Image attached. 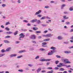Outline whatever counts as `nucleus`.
Segmentation results:
<instances>
[{"label": "nucleus", "instance_id": "nucleus-1", "mask_svg": "<svg viewBox=\"0 0 73 73\" xmlns=\"http://www.w3.org/2000/svg\"><path fill=\"white\" fill-rule=\"evenodd\" d=\"M62 60L64 61L65 64H70V62L68 61V60L66 59H62Z\"/></svg>", "mask_w": 73, "mask_h": 73}, {"label": "nucleus", "instance_id": "nucleus-2", "mask_svg": "<svg viewBox=\"0 0 73 73\" xmlns=\"http://www.w3.org/2000/svg\"><path fill=\"white\" fill-rule=\"evenodd\" d=\"M55 52V51L54 50H52L50 52H49L48 54V55H52L53 54V53Z\"/></svg>", "mask_w": 73, "mask_h": 73}, {"label": "nucleus", "instance_id": "nucleus-3", "mask_svg": "<svg viewBox=\"0 0 73 73\" xmlns=\"http://www.w3.org/2000/svg\"><path fill=\"white\" fill-rule=\"evenodd\" d=\"M64 66V65L63 64V63H60L59 64L57 65V67L58 68H61V66Z\"/></svg>", "mask_w": 73, "mask_h": 73}, {"label": "nucleus", "instance_id": "nucleus-4", "mask_svg": "<svg viewBox=\"0 0 73 73\" xmlns=\"http://www.w3.org/2000/svg\"><path fill=\"white\" fill-rule=\"evenodd\" d=\"M19 36L21 38H24L25 37V35L23 33H21L19 35Z\"/></svg>", "mask_w": 73, "mask_h": 73}, {"label": "nucleus", "instance_id": "nucleus-5", "mask_svg": "<svg viewBox=\"0 0 73 73\" xmlns=\"http://www.w3.org/2000/svg\"><path fill=\"white\" fill-rule=\"evenodd\" d=\"M31 38L32 39H35L36 38V36L34 35H31Z\"/></svg>", "mask_w": 73, "mask_h": 73}, {"label": "nucleus", "instance_id": "nucleus-6", "mask_svg": "<svg viewBox=\"0 0 73 73\" xmlns=\"http://www.w3.org/2000/svg\"><path fill=\"white\" fill-rule=\"evenodd\" d=\"M52 35L50 34H48L46 35V37L48 38V37H52Z\"/></svg>", "mask_w": 73, "mask_h": 73}, {"label": "nucleus", "instance_id": "nucleus-7", "mask_svg": "<svg viewBox=\"0 0 73 73\" xmlns=\"http://www.w3.org/2000/svg\"><path fill=\"white\" fill-rule=\"evenodd\" d=\"M41 12V10H39V11L37 12H36L35 14V15H38V14H40V13Z\"/></svg>", "mask_w": 73, "mask_h": 73}, {"label": "nucleus", "instance_id": "nucleus-8", "mask_svg": "<svg viewBox=\"0 0 73 73\" xmlns=\"http://www.w3.org/2000/svg\"><path fill=\"white\" fill-rule=\"evenodd\" d=\"M16 54H12L10 55V57H16L17 56Z\"/></svg>", "mask_w": 73, "mask_h": 73}, {"label": "nucleus", "instance_id": "nucleus-9", "mask_svg": "<svg viewBox=\"0 0 73 73\" xmlns=\"http://www.w3.org/2000/svg\"><path fill=\"white\" fill-rule=\"evenodd\" d=\"M37 19H34L32 21H31V23H35V22H37Z\"/></svg>", "mask_w": 73, "mask_h": 73}, {"label": "nucleus", "instance_id": "nucleus-10", "mask_svg": "<svg viewBox=\"0 0 73 73\" xmlns=\"http://www.w3.org/2000/svg\"><path fill=\"white\" fill-rule=\"evenodd\" d=\"M50 38H47L46 39H44L43 40L44 41H50Z\"/></svg>", "mask_w": 73, "mask_h": 73}, {"label": "nucleus", "instance_id": "nucleus-11", "mask_svg": "<svg viewBox=\"0 0 73 73\" xmlns=\"http://www.w3.org/2000/svg\"><path fill=\"white\" fill-rule=\"evenodd\" d=\"M11 47L8 48L5 50V51L8 52V51H9V50H11Z\"/></svg>", "mask_w": 73, "mask_h": 73}, {"label": "nucleus", "instance_id": "nucleus-12", "mask_svg": "<svg viewBox=\"0 0 73 73\" xmlns=\"http://www.w3.org/2000/svg\"><path fill=\"white\" fill-rule=\"evenodd\" d=\"M25 52V50H22L21 51H19V53H23L24 52Z\"/></svg>", "mask_w": 73, "mask_h": 73}, {"label": "nucleus", "instance_id": "nucleus-13", "mask_svg": "<svg viewBox=\"0 0 73 73\" xmlns=\"http://www.w3.org/2000/svg\"><path fill=\"white\" fill-rule=\"evenodd\" d=\"M64 53H70L71 52L70 51H64Z\"/></svg>", "mask_w": 73, "mask_h": 73}, {"label": "nucleus", "instance_id": "nucleus-14", "mask_svg": "<svg viewBox=\"0 0 73 73\" xmlns=\"http://www.w3.org/2000/svg\"><path fill=\"white\" fill-rule=\"evenodd\" d=\"M50 49H52L53 50H55V49H56V47H53V46L51 47L50 48Z\"/></svg>", "mask_w": 73, "mask_h": 73}, {"label": "nucleus", "instance_id": "nucleus-15", "mask_svg": "<svg viewBox=\"0 0 73 73\" xmlns=\"http://www.w3.org/2000/svg\"><path fill=\"white\" fill-rule=\"evenodd\" d=\"M58 40H62V37L61 36H59L58 37Z\"/></svg>", "mask_w": 73, "mask_h": 73}, {"label": "nucleus", "instance_id": "nucleus-16", "mask_svg": "<svg viewBox=\"0 0 73 73\" xmlns=\"http://www.w3.org/2000/svg\"><path fill=\"white\" fill-rule=\"evenodd\" d=\"M4 42H5V43H9L10 42L9 41H8L7 40H4Z\"/></svg>", "mask_w": 73, "mask_h": 73}, {"label": "nucleus", "instance_id": "nucleus-17", "mask_svg": "<svg viewBox=\"0 0 73 73\" xmlns=\"http://www.w3.org/2000/svg\"><path fill=\"white\" fill-rule=\"evenodd\" d=\"M18 31H15V33L14 34V35H15V36H16L17 35V33H18Z\"/></svg>", "mask_w": 73, "mask_h": 73}, {"label": "nucleus", "instance_id": "nucleus-18", "mask_svg": "<svg viewBox=\"0 0 73 73\" xmlns=\"http://www.w3.org/2000/svg\"><path fill=\"white\" fill-rule=\"evenodd\" d=\"M63 18H64V19H69V18H68V17H66V16H64Z\"/></svg>", "mask_w": 73, "mask_h": 73}, {"label": "nucleus", "instance_id": "nucleus-19", "mask_svg": "<svg viewBox=\"0 0 73 73\" xmlns=\"http://www.w3.org/2000/svg\"><path fill=\"white\" fill-rule=\"evenodd\" d=\"M7 35H10V34H12V32L8 31L7 32Z\"/></svg>", "mask_w": 73, "mask_h": 73}, {"label": "nucleus", "instance_id": "nucleus-20", "mask_svg": "<svg viewBox=\"0 0 73 73\" xmlns=\"http://www.w3.org/2000/svg\"><path fill=\"white\" fill-rule=\"evenodd\" d=\"M38 29V28H37V27H34L33 28V30H34V31H36Z\"/></svg>", "mask_w": 73, "mask_h": 73}, {"label": "nucleus", "instance_id": "nucleus-21", "mask_svg": "<svg viewBox=\"0 0 73 73\" xmlns=\"http://www.w3.org/2000/svg\"><path fill=\"white\" fill-rule=\"evenodd\" d=\"M47 73H53V70H51L50 71H49L47 72Z\"/></svg>", "mask_w": 73, "mask_h": 73}, {"label": "nucleus", "instance_id": "nucleus-22", "mask_svg": "<svg viewBox=\"0 0 73 73\" xmlns=\"http://www.w3.org/2000/svg\"><path fill=\"white\" fill-rule=\"evenodd\" d=\"M11 36H7L5 37V38H10Z\"/></svg>", "mask_w": 73, "mask_h": 73}, {"label": "nucleus", "instance_id": "nucleus-23", "mask_svg": "<svg viewBox=\"0 0 73 73\" xmlns=\"http://www.w3.org/2000/svg\"><path fill=\"white\" fill-rule=\"evenodd\" d=\"M35 33H41V32L39 31H36Z\"/></svg>", "mask_w": 73, "mask_h": 73}, {"label": "nucleus", "instance_id": "nucleus-24", "mask_svg": "<svg viewBox=\"0 0 73 73\" xmlns=\"http://www.w3.org/2000/svg\"><path fill=\"white\" fill-rule=\"evenodd\" d=\"M40 61L42 62H43L44 61H46V59H42L40 60Z\"/></svg>", "mask_w": 73, "mask_h": 73}, {"label": "nucleus", "instance_id": "nucleus-25", "mask_svg": "<svg viewBox=\"0 0 73 73\" xmlns=\"http://www.w3.org/2000/svg\"><path fill=\"white\" fill-rule=\"evenodd\" d=\"M41 70V68H38L37 70V72L38 73Z\"/></svg>", "mask_w": 73, "mask_h": 73}, {"label": "nucleus", "instance_id": "nucleus-26", "mask_svg": "<svg viewBox=\"0 0 73 73\" xmlns=\"http://www.w3.org/2000/svg\"><path fill=\"white\" fill-rule=\"evenodd\" d=\"M40 50L41 51H44V50H45L44 49V48H42L40 49Z\"/></svg>", "mask_w": 73, "mask_h": 73}, {"label": "nucleus", "instance_id": "nucleus-27", "mask_svg": "<svg viewBox=\"0 0 73 73\" xmlns=\"http://www.w3.org/2000/svg\"><path fill=\"white\" fill-rule=\"evenodd\" d=\"M66 6V5L65 4H63L62 5V7H65Z\"/></svg>", "mask_w": 73, "mask_h": 73}, {"label": "nucleus", "instance_id": "nucleus-28", "mask_svg": "<svg viewBox=\"0 0 73 73\" xmlns=\"http://www.w3.org/2000/svg\"><path fill=\"white\" fill-rule=\"evenodd\" d=\"M42 45H46L47 43H46V42H43L42 43Z\"/></svg>", "mask_w": 73, "mask_h": 73}, {"label": "nucleus", "instance_id": "nucleus-29", "mask_svg": "<svg viewBox=\"0 0 73 73\" xmlns=\"http://www.w3.org/2000/svg\"><path fill=\"white\" fill-rule=\"evenodd\" d=\"M69 10L70 11H73V9L72 7H70L69 8Z\"/></svg>", "mask_w": 73, "mask_h": 73}, {"label": "nucleus", "instance_id": "nucleus-30", "mask_svg": "<svg viewBox=\"0 0 73 73\" xmlns=\"http://www.w3.org/2000/svg\"><path fill=\"white\" fill-rule=\"evenodd\" d=\"M1 52L2 53H4V52H6V51H5V50L2 49V50H1Z\"/></svg>", "mask_w": 73, "mask_h": 73}, {"label": "nucleus", "instance_id": "nucleus-31", "mask_svg": "<svg viewBox=\"0 0 73 73\" xmlns=\"http://www.w3.org/2000/svg\"><path fill=\"white\" fill-rule=\"evenodd\" d=\"M56 57L58 58H61V56L59 55H56Z\"/></svg>", "mask_w": 73, "mask_h": 73}, {"label": "nucleus", "instance_id": "nucleus-32", "mask_svg": "<svg viewBox=\"0 0 73 73\" xmlns=\"http://www.w3.org/2000/svg\"><path fill=\"white\" fill-rule=\"evenodd\" d=\"M45 19V17H43L40 19V20H43Z\"/></svg>", "mask_w": 73, "mask_h": 73}, {"label": "nucleus", "instance_id": "nucleus-33", "mask_svg": "<svg viewBox=\"0 0 73 73\" xmlns=\"http://www.w3.org/2000/svg\"><path fill=\"white\" fill-rule=\"evenodd\" d=\"M59 62V61L58 60H57L55 61L56 64H58Z\"/></svg>", "mask_w": 73, "mask_h": 73}, {"label": "nucleus", "instance_id": "nucleus-34", "mask_svg": "<svg viewBox=\"0 0 73 73\" xmlns=\"http://www.w3.org/2000/svg\"><path fill=\"white\" fill-rule=\"evenodd\" d=\"M5 29L9 31V29L8 28V27H6Z\"/></svg>", "mask_w": 73, "mask_h": 73}, {"label": "nucleus", "instance_id": "nucleus-35", "mask_svg": "<svg viewBox=\"0 0 73 73\" xmlns=\"http://www.w3.org/2000/svg\"><path fill=\"white\" fill-rule=\"evenodd\" d=\"M37 17H41V16H42V15L40 14H39L37 16Z\"/></svg>", "mask_w": 73, "mask_h": 73}, {"label": "nucleus", "instance_id": "nucleus-36", "mask_svg": "<svg viewBox=\"0 0 73 73\" xmlns=\"http://www.w3.org/2000/svg\"><path fill=\"white\" fill-rule=\"evenodd\" d=\"M60 70L61 71H64V69L62 68H61L60 69Z\"/></svg>", "mask_w": 73, "mask_h": 73}, {"label": "nucleus", "instance_id": "nucleus-37", "mask_svg": "<svg viewBox=\"0 0 73 73\" xmlns=\"http://www.w3.org/2000/svg\"><path fill=\"white\" fill-rule=\"evenodd\" d=\"M23 57V55H21L20 56H19L17 57V58H21V57Z\"/></svg>", "mask_w": 73, "mask_h": 73}, {"label": "nucleus", "instance_id": "nucleus-38", "mask_svg": "<svg viewBox=\"0 0 73 73\" xmlns=\"http://www.w3.org/2000/svg\"><path fill=\"white\" fill-rule=\"evenodd\" d=\"M66 25H68V24H70V22H67L66 23Z\"/></svg>", "mask_w": 73, "mask_h": 73}, {"label": "nucleus", "instance_id": "nucleus-39", "mask_svg": "<svg viewBox=\"0 0 73 73\" xmlns=\"http://www.w3.org/2000/svg\"><path fill=\"white\" fill-rule=\"evenodd\" d=\"M51 60L50 59H46V61H49Z\"/></svg>", "mask_w": 73, "mask_h": 73}, {"label": "nucleus", "instance_id": "nucleus-40", "mask_svg": "<svg viewBox=\"0 0 73 73\" xmlns=\"http://www.w3.org/2000/svg\"><path fill=\"white\" fill-rule=\"evenodd\" d=\"M9 24V22H8L6 23L5 25H8Z\"/></svg>", "mask_w": 73, "mask_h": 73}, {"label": "nucleus", "instance_id": "nucleus-41", "mask_svg": "<svg viewBox=\"0 0 73 73\" xmlns=\"http://www.w3.org/2000/svg\"><path fill=\"white\" fill-rule=\"evenodd\" d=\"M54 69L55 70H58L59 69V68L58 67H55L54 68Z\"/></svg>", "mask_w": 73, "mask_h": 73}, {"label": "nucleus", "instance_id": "nucleus-42", "mask_svg": "<svg viewBox=\"0 0 73 73\" xmlns=\"http://www.w3.org/2000/svg\"><path fill=\"white\" fill-rule=\"evenodd\" d=\"M23 22H24V23H28V21L26 20H24L23 21Z\"/></svg>", "mask_w": 73, "mask_h": 73}, {"label": "nucleus", "instance_id": "nucleus-43", "mask_svg": "<svg viewBox=\"0 0 73 73\" xmlns=\"http://www.w3.org/2000/svg\"><path fill=\"white\" fill-rule=\"evenodd\" d=\"M18 71H19V72H23V70H18Z\"/></svg>", "mask_w": 73, "mask_h": 73}, {"label": "nucleus", "instance_id": "nucleus-44", "mask_svg": "<svg viewBox=\"0 0 73 73\" xmlns=\"http://www.w3.org/2000/svg\"><path fill=\"white\" fill-rule=\"evenodd\" d=\"M48 69H51V70H52V67H48L47 68Z\"/></svg>", "mask_w": 73, "mask_h": 73}, {"label": "nucleus", "instance_id": "nucleus-45", "mask_svg": "<svg viewBox=\"0 0 73 73\" xmlns=\"http://www.w3.org/2000/svg\"><path fill=\"white\" fill-rule=\"evenodd\" d=\"M39 58V56H37L35 58V59H37V58Z\"/></svg>", "mask_w": 73, "mask_h": 73}, {"label": "nucleus", "instance_id": "nucleus-46", "mask_svg": "<svg viewBox=\"0 0 73 73\" xmlns=\"http://www.w3.org/2000/svg\"><path fill=\"white\" fill-rule=\"evenodd\" d=\"M20 43V41H16V44H19V43Z\"/></svg>", "mask_w": 73, "mask_h": 73}, {"label": "nucleus", "instance_id": "nucleus-47", "mask_svg": "<svg viewBox=\"0 0 73 73\" xmlns=\"http://www.w3.org/2000/svg\"><path fill=\"white\" fill-rule=\"evenodd\" d=\"M3 56H4V54H0V57H3Z\"/></svg>", "mask_w": 73, "mask_h": 73}, {"label": "nucleus", "instance_id": "nucleus-48", "mask_svg": "<svg viewBox=\"0 0 73 73\" xmlns=\"http://www.w3.org/2000/svg\"><path fill=\"white\" fill-rule=\"evenodd\" d=\"M37 23H38V24H40V21L38 20Z\"/></svg>", "mask_w": 73, "mask_h": 73}, {"label": "nucleus", "instance_id": "nucleus-49", "mask_svg": "<svg viewBox=\"0 0 73 73\" xmlns=\"http://www.w3.org/2000/svg\"><path fill=\"white\" fill-rule=\"evenodd\" d=\"M32 42H33V43H34L35 44H36V41H35L33 40L32 41Z\"/></svg>", "mask_w": 73, "mask_h": 73}, {"label": "nucleus", "instance_id": "nucleus-50", "mask_svg": "<svg viewBox=\"0 0 73 73\" xmlns=\"http://www.w3.org/2000/svg\"><path fill=\"white\" fill-rule=\"evenodd\" d=\"M46 71H45V70H42L41 71V72H42V73H44V72H46Z\"/></svg>", "mask_w": 73, "mask_h": 73}, {"label": "nucleus", "instance_id": "nucleus-51", "mask_svg": "<svg viewBox=\"0 0 73 73\" xmlns=\"http://www.w3.org/2000/svg\"><path fill=\"white\" fill-rule=\"evenodd\" d=\"M50 3H55V2H54V1H51L50 2Z\"/></svg>", "mask_w": 73, "mask_h": 73}, {"label": "nucleus", "instance_id": "nucleus-52", "mask_svg": "<svg viewBox=\"0 0 73 73\" xmlns=\"http://www.w3.org/2000/svg\"><path fill=\"white\" fill-rule=\"evenodd\" d=\"M49 64H50V62H48L46 63L47 65H49Z\"/></svg>", "mask_w": 73, "mask_h": 73}, {"label": "nucleus", "instance_id": "nucleus-53", "mask_svg": "<svg viewBox=\"0 0 73 73\" xmlns=\"http://www.w3.org/2000/svg\"><path fill=\"white\" fill-rule=\"evenodd\" d=\"M44 7L45 8H49V6H45Z\"/></svg>", "mask_w": 73, "mask_h": 73}, {"label": "nucleus", "instance_id": "nucleus-54", "mask_svg": "<svg viewBox=\"0 0 73 73\" xmlns=\"http://www.w3.org/2000/svg\"><path fill=\"white\" fill-rule=\"evenodd\" d=\"M69 48L70 49H71V48H73V46L71 47H69Z\"/></svg>", "mask_w": 73, "mask_h": 73}, {"label": "nucleus", "instance_id": "nucleus-55", "mask_svg": "<svg viewBox=\"0 0 73 73\" xmlns=\"http://www.w3.org/2000/svg\"><path fill=\"white\" fill-rule=\"evenodd\" d=\"M27 26H31V24H30L29 23H28L27 24Z\"/></svg>", "mask_w": 73, "mask_h": 73}, {"label": "nucleus", "instance_id": "nucleus-56", "mask_svg": "<svg viewBox=\"0 0 73 73\" xmlns=\"http://www.w3.org/2000/svg\"><path fill=\"white\" fill-rule=\"evenodd\" d=\"M2 7H5V5L4 4H3V5H2Z\"/></svg>", "mask_w": 73, "mask_h": 73}, {"label": "nucleus", "instance_id": "nucleus-57", "mask_svg": "<svg viewBox=\"0 0 73 73\" xmlns=\"http://www.w3.org/2000/svg\"><path fill=\"white\" fill-rule=\"evenodd\" d=\"M1 28H4V27L3 25H1Z\"/></svg>", "mask_w": 73, "mask_h": 73}, {"label": "nucleus", "instance_id": "nucleus-58", "mask_svg": "<svg viewBox=\"0 0 73 73\" xmlns=\"http://www.w3.org/2000/svg\"><path fill=\"white\" fill-rule=\"evenodd\" d=\"M29 31H30V32H33V31L32 30H29Z\"/></svg>", "mask_w": 73, "mask_h": 73}, {"label": "nucleus", "instance_id": "nucleus-59", "mask_svg": "<svg viewBox=\"0 0 73 73\" xmlns=\"http://www.w3.org/2000/svg\"><path fill=\"white\" fill-rule=\"evenodd\" d=\"M70 65H69V66H66V67L67 68H70Z\"/></svg>", "mask_w": 73, "mask_h": 73}, {"label": "nucleus", "instance_id": "nucleus-60", "mask_svg": "<svg viewBox=\"0 0 73 73\" xmlns=\"http://www.w3.org/2000/svg\"><path fill=\"white\" fill-rule=\"evenodd\" d=\"M73 31V29H71V31H70V32H72Z\"/></svg>", "mask_w": 73, "mask_h": 73}, {"label": "nucleus", "instance_id": "nucleus-61", "mask_svg": "<svg viewBox=\"0 0 73 73\" xmlns=\"http://www.w3.org/2000/svg\"><path fill=\"white\" fill-rule=\"evenodd\" d=\"M61 1H62V2H65V0H61Z\"/></svg>", "mask_w": 73, "mask_h": 73}, {"label": "nucleus", "instance_id": "nucleus-62", "mask_svg": "<svg viewBox=\"0 0 73 73\" xmlns=\"http://www.w3.org/2000/svg\"><path fill=\"white\" fill-rule=\"evenodd\" d=\"M38 38H39V39H40V38H41V36H39L38 37Z\"/></svg>", "mask_w": 73, "mask_h": 73}, {"label": "nucleus", "instance_id": "nucleus-63", "mask_svg": "<svg viewBox=\"0 0 73 73\" xmlns=\"http://www.w3.org/2000/svg\"><path fill=\"white\" fill-rule=\"evenodd\" d=\"M67 73V72H66V71L63 72V73Z\"/></svg>", "mask_w": 73, "mask_h": 73}, {"label": "nucleus", "instance_id": "nucleus-64", "mask_svg": "<svg viewBox=\"0 0 73 73\" xmlns=\"http://www.w3.org/2000/svg\"><path fill=\"white\" fill-rule=\"evenodd\" d=\"M70 39H72V40H73V36L71 37L70 38Z\"/></svg>", "mask_w": 73, "mask_h": 73}]
</instances>
